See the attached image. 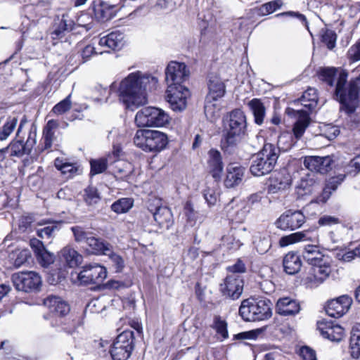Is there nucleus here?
Instances as JSON below:
<instances>
[{
	"mask_svg": "<svg viewBox=\"0 0 360 360\" xmlns=\"http://www.w3.org/2000/svg\"><path fill=\"white\" fill-rule=\"evenodd\" d=\"M305 222V216L300 211L288 210L282 214L276 222V227L283 230H295Z\"/></svg>",
	"mask_w": 360,
	"mask_h": 360,
	"instance_id": "nucleus-14",
	"label": "nucleus"
},
{
	"mask_svg": "<svg viewBox=\"0 0 360 360\" xmlns=\"http://www.w3.org/2000/svg\"><path fill=\"white\" fill-rule=\"evenodd\" d=\"M348 56L353 61L360 60V41L349 48Z\"/></svg>",
	"mask_w": 360,
	"mask_h": 360,
	"instance_id": "nucleus-64",
	"label": "nucleus"
},
{
	"mask_svg": "<svg viewBox=\"0 0 360 360\" xmlns=\"http://www.w3.org/2000/svg\"><path fill=\"white\" fill-rule=\"evenodd\" d=\"M54 165L65 178H72L78 173L79 169L76 164L69 162L63 158H56Z\"/></svg>",
	"mask_w": 360,
	"mask_h": 360,
	"instance_id": "nucleus-29",
	"label": "nucleus"
},
{
	"mask_svg": "<svg viewBox=\"0 0 360 360\" xmlns=\"http://www.w3.org/2000/svg\"><path fill=\"white\" fill-rule=\"evenodd\" d=\"M243 280L239 274H229L223 283L220 285V290L223 295L232 300L238 299L243 290Z\"/></svg>",
	"mask_w": 360,
	"mask_h": 360,
	"instance_id": "nucleus-13",
	"label": "nucleus"
},
{
	"mask_svg": "<svg viewBox=\"0 0 360 360\" xmlns=\"http://www.w3.org/2000/svg\"><path fill=\"white\" fill-rule=\"evenodd\" d=\"M307 280L311 286H317L326 281L331 273V259L329 257L311 264Z\"/></svg>",
	"mask_w": 360,
	"mask_h": 360,
	"instance_id": "nucleus-11",
	"label": "nucleus"
},
{
	"mask_svg": "<svg viewBox=\"0 0 360 360\" xmlns=\"http://www.w3.org/2000/svg\"><path fill=\"white\" fill-rule=\"evenodd\" d=\"M170 122L169 114L156 107H145L139 110L135 116V122L139 127H162Z\"/></svg>",
	"mask_w": 360,
	"mask_h": 360,
	"instance_id": "nucleus-7",
	"label": "nucleus"
},
{
	"mask_svg": "<svg viewBox=\"0 0 360 360\" xmlns=\"http://www.w3.org/2000/svg\"><path fill=\"white\" fill-rule=\"evenodd\" d=\"M71 231H72L75 241L80 243H87L89 238L92 235L91 233L86 231L83 227L79 226H72Z\"/></svg>",
	"mask_w": 360,
	"mask_h": 360,
	"instance_id": "nucleus-48",
	"label": "nucleus"
},
{
	"mask_svg": "<svg viewBox=\"0 0 360 360\" xmlns=\"http://www.w3.org/2000/svg\"><path fill=\"white\" fill-rule=\"evenodd\" d=\"M133 332L130 330H124L117 337L113 344L122 347L127 348L128 349H133Z\"/></svg>",
	"mask_w": 360,
	"mask_h": 360,
	"instance_id": "nucleus-41",
	"label": "nucleus"
},
{
	"mask_svg": "<svg viewBox=\"0 0 360 360\" xmlns=\"http://www.w3.org/2000/svg\"><path fill=\"white\" fill-rule=\"evenodd\" d=\"M252 238L253 245L259 254H264L270 249V236L266 232H256Z\"/></svg>",
	"mask_w": 360,
	"mask_h": 360,
	"instance_id": "nucleus-30",
	"label": "nucleus"
},
{
	"mask_svg": "<svg viewBox=\"0 0 360 360\" xmlns=\"http://www.w3.org/2000/svg\"><path fill=\"white\" fill-rule=\"evenodd\" d=\"M352 298L344 295L328 302L326 312L331 317L340 318L346 314L352 304Z\"/></svg>",
	"mask_w": 360,
	"mask_h": 360,
	"instance_id": "nucleus-15",
	"label": "nucleus"
},
{
	"mask_svg": "<svg viewBox=\"0 0 360 360\" xmlns=\"http://www.w3.org/2000/svg\"><path fill=\"white\" fill-rule=\"evenodd\" d=\"M248 105L254 115L255 123L261 125L265 117V108L263 103L259 99L254 98L248 103Z\"/></svg>",
	"mask_w": 360,
	"mask_h": 360,
	"instance_id": "nucleus-39",
	"label": "nucleus"
},
{
	"mask_svg": "<svg viewBox=\"0 0 360 360\" xmlns=\"http://www.w3.org/2000/svg\"><path fill=\"white\" fill-rule=\"evenodd\" d=\"M25 153V146L21 141H13L6 148L1 149V154H8L11 156H20Z\"/></svg>",
	"mask_w": 360,
	"mask_h": 360,
	"instance_id": "nucleus-43",
	"label": "nucleus"
},
{
	"mask_svg": "<svg viewBox=\"0 0 360 360\" xmlns=\"http://www.w3.org/2000/svg\"><path fill=\"white\" fill-rule=\"evenodd\" d=\"M62 257L70 267H75L81 264L82 256L71 247H65L61 250Z\"/></svg>",
	"mask_w": 360,
	"mask_h": 360,
	"instance_id": "nucleus-38",
	"label": "nucleus"
},
{
	"mask_svg": "<svg viewBox=\"0 0 360 360\" xmlns=\"http://www.w3.org/2000/svg\"><path fill=\"white\" fill-rule=\"evenodd\" d=\"M18 122V117L11 116L7 118L1 129V141L6 139L15 129Z\"/></svg>",
	"mask_w": 360,
	"mask_h": 360,
	"instance_id": "nucleus-42",
	"label": "nucleus"
},
{
	"mask_svg": "<svg viewBox=\"0 0 360 360\" xmlns=\"http://www.w3.org/2000/svg\"><path fill=\"white\" fill-rule=\"evenodd\" d=\"M322 132L325 137L329 140H332L338 136L340 134V130L336 126L326 124L323 126Z\"/></svg>",
	"mask_w": 360,
	"mask_h": 360,
	"instance_id": "nucleus-59",
	"label": "nucleus"
},
{
	"mask_svg": "<svg viewBox=\"0 0 360 360\" xmlns=\"http://www.w3.org/2000/svg\"><path fill=\"white\" fill-rule=\"evenodd\" d=\"M278 145L284 150H288L294 145L292 135L288 132L281 134L278 139Z\"/></svg>",
	"mask_w": 360,
	"mask_h": 360,
	"instance_id": "nucleus-55",
	"label": "nucleus"
},
{
	"mask_svg": "<svg viewBox=\"0 0 360 360\" xmlns=\"http://www.w3.org/2000/svg\"><path fill=\"white\" fill-rule=\"evenodd\" d=\"M300 311V303L289 297L278 299L276 304V311L281 316H295Z\"/></svg>",
	"mask_w": 360,
	"mask_h": 360,
	"instance_id": "nucleus-18",
	"label": "nucleus"
},
{
	"mask_svg": "<svg viewBox=\"0 0 360 360\" xmlns=\"http://www.w3.org/2000/svg\"><path fill=\"white\" fill-rule=\"evenodd\" d=\"M208 99H219L223 97L226 92V86L221 78L214 74H211L208 80Z\"/></svg>",
	"mask_w": 360,
	"mask_h": 360,
	"instance_id": "nucleus-21",
	"label": "nucleus"
},
{
	"mask_svg": "<svg viewBox=\"0 0 360 360\" xmlns=\"http://www.w3.org/2000/svg\"><path fill=\"white\" fill-rule=\"evenodd\" d=\"M98 44L112 50L120 49L124 45V34L120 32H112L101 37Z\"/></svg>",
	"mask_w": 360,
	"mask_h": 360,
	"instance_id": "nucleus-23",
	"label": "nucleus"
},
{
	"mask_svg": "<svg viewBox=\"0 0 360 360\" xmlns=\"http://www.w3.org/2000/svg\"><path fill=\"white\" fill-rule=\"evenodd\" d=\"M357 257L355 249L349 251L342 250L336 254V258L345 262H349Z\"/></svg>",
	"mask_w": 360,
	"mask_h": 360,
	"instance_id": "nucleus-60",
	"label": "nucleus"
},
{
	"mask_svg": "<svg viewBox=\"0 0 360 360\" xmlns=\"http://www.w3.org/2000/svg\"><path fill=\"white\" fill-rule=\"evenodd\" d=\"M133 172L132 165L125 160H117L114 162L112 172L117 179H124Z\"/></svg>",
	"mask_w": 360,
	"mask_h": 360,
	"instance_id": "nucleus-35",
	"label": "nucleus"
},
{
	"mask_svg": "<svg viewBox=\"0 0 360 360\" xmlns=\"http://www.w3.org/2000/svg\"><path fill=\"white\" fill-rule=\"evenodd\" d=\"M218 99H208L206 97L205 103V114L210 122H214L220 116L221 105Z\"/></svg>",
	"mask_w": 360,
	"mask_h": 360,
	"instance_id": "nucleus-33",
	"label": "nucleus"
},
{
	"mask_svg": "<svg viewBox=\"0 0 360 360\" xmlns=\"http://www.w3.org/2000/svg\"><path fill=\"white\" fill-rule=\"evenodd\" d=\"M317 177L314 173L307 174L302 177L297 185V188L303 191L302 194H309L316 185Z\"/></svg>",
	"mask_w": 360,
	"mask_h": 360,
	"instance_id": "nucleus-40",
	"label": "nucleus"
},
{
	"mask_svg": "<svg viewBox=\"0 0 360 360\" xmlns=\"http://www.w3.org/2000/svg\"><path fill=\"white\" fill-rule=\"evenodd\" d=\"M43 304L51 312L58 316H65L70 311L69 304L59 297L50 295L44 300Z\"/></svg>",
	"mask_w": 360,
	"mask_h": 360,
	"instance_id": "nucleus-19",
	"label": "nucleus"
},
{
	"mask_svg": "<svg viewBox=\"0 0 360 360\" xmlns=\"http://www.w3.org/2000/svg\"><path fill=\"white\" fill-rule=\"evenodd\" d=\"M13 285L18 290L35 292L40 290L42 281L39 274L34 271H22L12 276Z\"/></svg>",
	"mask_w": 360,
	"mask_h": 360,
	"instance_id": "nucleus-8",
	"label": "nucleus"
},
{
	"mask_svg": "<svg viewBox=\"0 0 360 360\" xmlns=\"http://www.w3.org/2000/svg\"><path fill=\"white\" fill-rule=\"evenodd\" d=\"M345 178V174H338L329 178L326 183L323 192L320 196V201L326 202L331 195L332 193L343 182Z\"/></svg>",
	"mask_w": 360,
	"mask_h": 360,
	"instance_id": "nucleus-28",
	"label": "nucleus"
},
{
	"mask_svg": "<svg viewBox=\"0 0 360 360\" xmlns=\"http://www.w3.org/2000/svg\"><path fill=\"white\" fill-rule=\"evenodd\" d=\"M85 244L91 248V251L93 253L102 255L108 254L110 247L111 246L108 243L104 242L93 235H91Z\"/></svg>",
	"mask_w": 360,
	"mask_h": 360,
	"instance_id": "nucleus-36",
	"label": "nucleus"
},
{
	"mask_svg": "<svg viewBox=\"0 0 360 360\" xmlns=\"http://www.w3.org/2000/svg\"><path fill=\"white\" fill-rule=\"evenodd\" d=\"M114 5L101 1L99 5L94 8L95 16L101 22L108 21L114 16Z\"/></svg>",
	"mask_w": 360,
	"mask_h": 360,
	"instance_id": "nucleus-31",
	"label": "nucleus"
},
{
	"mask_svg": "<svg viewBox=\"0 0 360 360\" xmlns=\"http://www.w3.org/2000/svg\"><path fill=\"white\" fill-rule=\"evenodd\" d=\"M279 149L271 143H266L263 148L252 157L250 172L255 176L270 173L278 158Z\"/></svg>",
	"mask_w": 360,
	"mask_h": 360,
	"instance_id": "nucleus-4",
	"label": "nucleus"
},
{
	"mask_svg": "<svg viewBox=\"0 0 360 360\" xmlns=\"http://www.w3.org/2000/svg\"><path fill=\"white\" fill-rule=\"evenodd\" d=\"M153 217L160 229L167 230L173 225L172 213L167 207H158L153 213Z\"/></svg>",
	"mask_w": 360,
	"mask_h": 360,
	"instance_id": "nucleus-22",
	"label": "nucleus"
},
{
	"mask_svg": "<svg viewBox=\"0 0 360 360\" xmlns=\"http://www.w3.org/2000/svg\"><path fill=\"white\" fill-rule=\"evenodd\" d=\"M245 168L236 163H231L226 168V176L224 184L227 188H232L239 184L244 176Z\"/></svg>",
	"mask_w": 360,
	"mask_h": 360,
	"instance_id": "nucleus-20",
	"label": "nucleus"
},
{
	"mask_svg": "<svg viewBox=\"0 0 360 360\" xmlns=\"http://www.w3.org/2000/svg\"><path fill=\"white\" fill-rule=\"evenodd\" d=\"M30 246L35 254L37 262L42 266L46 267L53 263L54 255L48 251L40 240L37 239L31 240Z\"/></svg>",
	"mask_w": 360,
	"mask_h": 360,
	"instance_id": "nucleus-17",
	"label": "nucleus"
},
{
	"mask_svg": "<svg viewBox=\"0 0 360 360\" xmlns=\"http://www.w3.org/2000/svg\"><path fill=\"white\" fill-rule=\"evenodd\" d=\"M208 155L207 163L210 172L214 178H219L224 167L221 153L217 150L211 149L208 153Z\"/></svg>",
	"mask_w": 360,
	"mask_h": 360,
	"instance_id": "nucleus-26",
	"label": "nucleus"
},
{
	"mask_svg": "<svg viewBox=\"0 0 360 360\" xmlns=\"http://www.w3.org/2000/svg\"><path fill=\"white\" fill-rule=\"evenodd\" d=\"M203 196L209 206L214 205L218 198L215 191L210 188H207L204 191Z\"/></svg>",
	"mask_w": 360,
	"mask_h": 360,
	"instance_id": "nucleus-62",
	"label": "nucleus"
},
{
	"mask_svg": "<svg viewBox=\"0 0 360 360\" xmlns=\"http://www.w3.org/2000/svg\"><path fill=\"white\" fill-rule=\"evenodd\" d=\"M351 355L357 359L360 356V323H356L352 329L349 341Z\"/></svg>",
	"mask_w": 360,
	"mask_h": 360,
	"instance_id": "nucleus-34",
	"label": "nucleus"
},
{
	"mask_svg": "<svg viewBox=\"0 0 360 360\" xmlns=\"http://www.w3.org/2000/svg\"><path fill=\"white\" fill-rule=\"evenodd\" d=\"M58 230V225L55 223H51L50 225L46 227L38 229L37 232V236L41 238H50L53 236L54 232Z\"/></svg>",
	"mask_w": 360,
	"mask_h": 360,
	"instance_id": "nucleus-56",
	"label": "nucleus"
},
{
	"mask_svg": "<svg viewBox=\"0 0 360 360\" xmlns=\"http://www.w3.org/2000/svg\"><path fill=\"white\" fill-rule=\"evenodd\" d=\"M296 113L298 119L293 126L292 132L295 139H300L303 136L306 129L308 127L310 122V118L309 117V113L303 109L296 110Z\"/></svg>",
	"mask_w": 360,
	"mask_h": 360,
	"instance_id": "nucleus-25",
	"label": "nucleus"
},
{
	"mask_svg": "<svg viewBox=\"0 0 360 360\" xmlns=\"http://www.w3.org/2000/svg\"><path fill=\"white\" fill-rule=\"evenodd\" d=\"M72 106L70 101V95L68 96L65 99L56 104L52 109L51 112L56 115H63L68 112Z\"/></svg>",
	"mask_w": 360,
	"mask_h": 360,
	"instance_id": "nucleus-51",
	"label": "nucleus"
},
{
	"mask_svg": "<svg viewBox=\"0 0 360 360\" xmlns=\"http://www.w3.org/2000/svg\"><path fill=\"white\" fill-rule=\"evenodd\" d=\"M184 214L186 217L187 222L191 226H194L198 219V212L195 210L191 201H187L184 206Z\"/></svg>",
	"mask_w": 360,
	"mask_h": 360,
	"instance_id": "nucleus-47",
	"label": "nucleus"
},
{
	"mask_svg": "<svg viewBox=\"0 0 360 360\" xmlns=\"http://www.w3.org/2000/svg\"><path fill=\"white\" fill-rule=\"evenodd\" d=\"M283 264L284 270L288 274L294 275L300 271L302 262L299 255L294 252H288L284 257Z\"/></svg>",
	"mask_w": 360,
	"mask_h": 360,
	"instance_id": "nucleus-27",
	"label": "nucleus"
},
{
	"mask_svg": "<svg viewBox=\"0 0 360 360\" xmlns=\"http://www.w3.org/2000/svg\"><path fill=\"white\" fill-rule=\"evenodd\" d=\"M84 192V200L89 205L96 204L100 200V195L96 188L89 186Z\"/></svg>",
	"mask_w": 360,
	"mask_h": 360,
	"instance_id": "nucleus-54",
	"label": "nucleus"
},
{
	"mask_svg": "<svg viewBox=\"0 0 360 360\" xmlns=\"http://www.w3.org/2000/svg\"><path fill=\"white\" fill-rule=\"evenodd\" d=\"M91 174L93 175L103 172L108 166V161L105 158L92 160L90 162Z\"/></svg>",
	"mask_w": 360,
	"mask_h": 360,
	"instance_id": "nucleus-49",
	"label": "nucleus"
},
{
	"mask_svg": "<svg viewBox=\"0 0 360 360\" xmlns=\"http://www.w3.org/2000/svg\"><path fill=\"white\" fill-rule=\"evenodd\" d=\"M189 77V71L184 63L170 62L165 70V81L167 86H177Z\"/></svg>",
	"mask_w": 360,
	"mask_h": 360,
	"instance_id": "nucleus-12",
	"label": "nucleus"
},
{
	"mask_svg": "<svg viewBox=\"0 0 360 360\" xmlns=\"http://www.w3.org/2000/svg\"><path fill=\"white\" fill-rule=\"evenodd\" d=\"M272 303L269 300L248 298L242 301L239 315L245 321H261L272 316Z\"/></svg>",
	"mask_w": 360,
	"mask_h": 360,
	"instance_id": "nucleus-3",
	"label": "nucleus"
},
{
	"mask_svg": "<svg viewBox=\"0 0 360 360\" xmlns=\"http://www.w3.org/2000/svg\"><path fill=\"white\" fill-rule=\"evenodd\" d=\"M360 172V155L353 158L347 167L348 174L356 175Z\"/></svg>",
	"mask_w": 360,
	"mask_h": 360,
	"instance_id": "nucleus-61",
	"label": "nucleus"
},
{
	"mask_svg": "<svg viewBox=\"0 0 360 360\" xmlns=\"http://www.w3.org/2000/svg\"><path fill=\"white\" fill-rule=\"evenodd\" d=\"M107 276L106 269L97 263H91L83 266L78 274L77 279L81 284H99Z\"/></svg>",
	"mask_w": 360,
	"mask_h": 360,
	"instance_id": "nucleus-10",
	"label": "nucleus"
},
{
	"mask_svg": "<svg viewBox=\"0 0 360 360\" xmlns=\"http://www.w3.org/2000/svg\"><path fill=\"white\" fill-rule=\"evenodd\" d=\"M94 20L89 13H82L77 19V25L89 30L93 27Z\"/></svg>",
	"mask_w": 360,
	"mask_h": 360,
	"instance_id": "nucleus-57",
	"label": "nucleus"
},
{
	"mask_svg": "<svg viewBox=\"0 0 360 360\" xmlns=\"http://www.w3.org/2000/svg\"><path fill=\"white\" fill-rule=\"evenodd\" d=\"M321 160L319 156H308L304 158V165L311 172H316L319 169L318 165Z\"/></svg>",
	"mask_w": 360,
	"mask_h": 360,
	"instance_id": "nucleus-58",
	"label": "nucleus"
},
{
	"mask_svg": "<svg viewBox=\"0 0 360 360\" xmlns=\"http://www.w3.org/2000/svg\"><path fill=\"white\" fill-rule=\"evenodd\" d=\"M189 96V89L183 85L167 86L166 100L169 103L171 108L174 111L184 110Z\"/></svg>",
	"mask_w": 360,
	"mask_h": 360,
	"instance_id": "nucleus-9",
	"label": "nucleus"
},
{
	"mask_svg": "<svg viewBox=\"0 0 360 360\" xmlns=\"http://www.w3.org/2000/svg\"><path fill=\"white\" fill-rule=\"evenodd\" d=\"M281 6V1H272L262 5L261 7L259 8V13L263 15H268L274 13L277 9L280 8Z\"/></svg>",
	"mask_w": 360,
	"mask_h": 360,
	"instance_id": "nucleus-52",
	"label": "nucleus"
},
{
	"mask_svg": "<svg viewBox=\"0 0 360 360\" xmlns=\"http://www.w3.org/2000/svg\"><path fill=\"white\" fill-rule=\"evenodd\" d=\"M133 206V200L131 198H121L115 202L112 210L116 213H124L128 212Z\"/></svg>",
	"mask_w": 360,
	"mask_h": 360,
	"instance_id": "nucleus-45",
	"label": "nucleus"
},
{
	"mask_svg": "<svg viewBox=\"0 0 360 360\" xmlns=\"http://www.w3.org/2000/svg\"><path fill=\"white\" fill-rule=\"evenodd\" d=\"M246 128L247 121L244 112L240 109L231 111L225 124L224 142L228 146L235 145L243 137Z\"/></svg>",
	"mask_w": 360,
	"mask_h": 360,
	"instance_id": "nucleus-6",
	"label": "nucleus"
},
{
	"mask_svg": "<svg viewBox=\"0 0 360 360\" xmlns=\"http://www.w3.org/2000/svg\"><path fill=\"white\" fill-rule=\"evenodd\" d=\"M134 144L146 152H160L168 143L167 136L160 131L138 129L134 136Z\"/></svg>",
	"mask_w": 360,
	"mask_h": 360,
	"instance_id": "nucleus-5",
	"label": "nucleus"
},
{
	"mask_svg": "<svg viewBox=\"0 0 360 360\" xmlns=\"http://www.w3.org/2000/svg\"><path fill=\"white\" fill-rule=\"evenodd\" d=\"M291 184V179L286 171L274 173L270 178L269 187L273 193L287 188Z\"/></svg>",
	"mask_w": 360,
	"mask_h": 360,
	"instance_id": "nucleus-24",
	"label": "nucleus"
},
{
	"mask_svg": "<svg viewBox=\"0 0 360 360\" xmlns=\"http://www.w3.org/2000/svg\"><path fill=\"white\" fill-rule=\"evenodd\" d=\"M321 159L318 165L319 169H316V172L324 174L330 169L332 159L329 156L321 157Z\"/></svg>",
	"mask_w": 360,
	"mask_h": 360,
	"instance_id": "nucleus-63",
	"label": "nucleus"
},
{
	"mask_svg": "<svg viewBox=\"0 0 360 360\" xmlns=\"http://www.w3.org/2000/svg\"><path fill=\"white\" fill-rule=\"evenodd\" d=\"M212 328H214L217 333L221 335L224 339L228 338L227 323L220 316H214Z\"/></svg>",
	"mask_w": 360,
	"mask_h": 360,
	"instance_id": "nucleus-50",
	"label": "nucleus"
},
{
	"mask_svg": "<svg viewBox=\"0 0 360 360\" xmlns=\"http://www.w3.org/2000/svg\"><path fill=\"white\" fill-rule=\"evenodd\" d=\"M300 102L302 105L311 111L314 110L318 104V94L317 91L314 88H309L306 90L301 98Z\"/></svg>",
	"mask_w": 360,
	"mask_h": 360,
	"instance_id": "nucleus-32",
	"label": "nucleus"
},
{
	"mask_svg": "<svg viewBox=\"0 0 360 360\" xmlns=\"http://www.w3.org/2000/svg\"><path fill=\"white\" fill-rule=\"evenodd\" d=\"M317 329L323 338L333 342H340L345 336L344 328L331 321H319L317 323Z\"/></svg>",
	"mask_w": 360,
	"mask_h": 360,
	"instance_id": "nucleus-16",
	"label": "nucleus"
},
{
	"mask_svg": "<svg viewBox=\"0 0 360 360\" xmlns=\"http://www.w3.org/2000/svg\"><path fill=\"white\" fill-rule=\"evenodd\" d=\"M307 241L311 242L313 244L304 247L302 256L310 265L328 257L319 251V236L315 231H298L284 236L280 238L278 244L280 247L284 248L297 243Z\"/></svg>",
	"mask_w": 360,
	"mask_h": 360,
	"instance_id": "nucleus-2",
	"label": "nucleus"
},
{
	"mask_svg": "<svg viewBox=\"0 0 360 360\" xmlns=\"http://www.w3.org/2000/svg\"><path fill=\"white\" fill-rule=\"evenodd\" d=\"M105 255L108 256L110 259L111 260L116 272H121L124 267V262L122 257L114 253L112 250V246L110 247V251L108 254Z\"/></svg>",
	"mask_w": 360,
	"mask_h": 360,
	"instance_id": "nucleus-53",
	"label": "nucleus"
},
{
	"mask_svg": "<svg viewBox=\"0 0 360 360\" xmlns=\"http://www.w3.org/2000/svg\"><path fill=\"white\" fill-rule=\"evenodd\" d=\"M73 25V21L67 19V15H63L61 20L51 32L52 38L56 39L63 37L65 32L72 30Z\"/></svg>",
	"mask_w": 360,
	"mask_h": 360,
	"instance_id": "nucleus-37",
	"label": "nucleus"
},
{
	"mask_svg": "<svg viewBox=\"0 0 360 360\" xmlns=\"http://www.w3.org/2000/svg\"><path fill=\"white\" fill-rule=\"evenodd\" d=\"M156 77L137 71L129 74L120 83L110 86V93H116L127 108H138L148 102L147 92L155 89Z\"/></svg>",
	"mask_w": 360,
	"mask_h": 360,
	"instance_id": "nucleus-1",
	"label": "nucleus"
},
{
	"mask_svg": "<svg viewBox=\"0 0 360 360\" xmlns=\"http://www.w3.org/2000/svg\"><path fill=\"white\" fill-rule=\"evenodd\" d=\"M132 350L113 344L110 349V354L113 360H127L130 356Z\"/></svg>",
	"mask_w": 360,
	"mask_h": 360,
	"instance_id": "nucleus-44",
	"label": "nucleus"
},
{
	"mask_svg": "<svg viewBox=\"0 0 360 360\" xmlns=\"http://www.w3.org/2000/svg\"><path fill=\"white\" fill-rule=\"evenodd\" d=\"M321 41L325 44L328 49H333L335 46L337 36L334 31L322 29L321 30Z\"/></svg>",
	"mask_w": 360,
	"mask_h": 360,
	"instance_id": "nucleus-46",
	"label": "nucleus"
}]
</instances>
